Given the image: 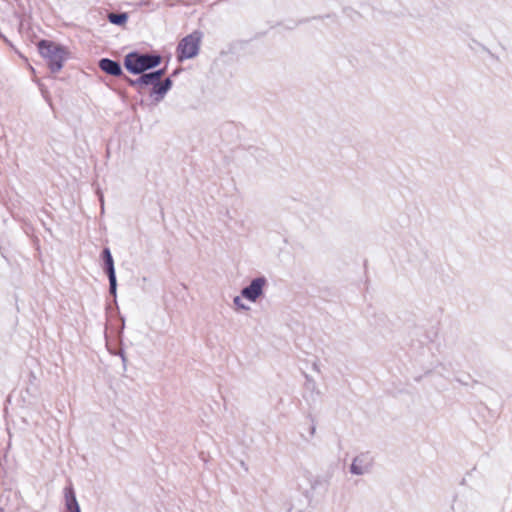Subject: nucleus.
Listing matches in <instances>:
<instances>
[{"instance_id":"3","label":"nucleus","mask_w":512,"mask_h":512,"mask_svg":"<svg viewBox=\"0 0 512 512\" xmlns=\"http://www.w3.org/2000/svg\"><path fill=\"white\" fill-rule=\"evenodd\" d=\"M161 62V57L158 55H147L129 53L125 57V67L133 74H139L147 69L158 66Z\"/></svg>"},{"instance_id":"6","label":"nucleus","mask_w":512,"mask_h":512,"mask_svg":"<svg viewBox=\"0 0 512 512\" xmlns=\"http://www.w3.org/2000/svg\"><path fill=\"white\" fill-rule=\"evenodd\" d=\"M164 74V70H158L152 73L143 74L140 78L135 81H131L132 85H136L139 87L152 85L154 86L157 81L160 80L162 75Z\"/></svg>"},{"instance_id":"9","label":"nucleus","mask_w":512,"mask_h":512,"mask_svg":"<svg viewBox=\"0 0 512 512\" xmlns=\"http://www.w3.org/2000/svg\"><path fill=\"white\" fill-rule=\"evenodd\" d=\"M108 20L112 24L121 26L127 22L128 15H127V13H120V14L110 13V14H108Z\"/></svg>"},{"instance_id":"14","label":"nucleus","mask_w":512,"mask_h":512,"mask_svg":"<svg viewBox=\"0 0 512 512\" xmlns=\"http://www.w3.org/2000/svg\"><path fill=\"white\" fill-rule=\"evenodd\" d=\"M309 435L312 437L314 436L315 434V431H316V426L314 423H311L310 426H309Z\"/></svg>"},{"instance_id":"12","label":"nucleus","mask_w":512,"mask_h":512,"mask_svg":"<svg viewBox=\"0 0 512 512\" xmlns=\"http://www.w3.org/2000/svg\"><path fill=\"white\" fill-rule=\"evenodd\" d=\"M109 277V283H110V293L115 295L116 294V276L114 274H108Z\"/></svg>"},{"instance_id":"7","label":"nucleus","mask_w":512,"mask_h":512,"mask_svg":"<svg viewBox=\"0 0 512 512\" xmlns=\"http://www.w3.org/2000/svg\"><path fill=\"white\" fill-rule=\"evenodd\" d=\"M99 67L105 73L113 75V76H119L122 73V69H121L120 65L116 61H113V60H110L107 58L100 60Z\"/></svg>"},{"instance_id":"4","label":"nucleus","mask_w":512,"mask_h":512,"mask_svg":"<svg viewBox=\"0 0 512 512\" xmlns=\"http://www.w3.org/2000/svg\"><path fill=\"white\" fill-rule=\"evenodd\" d=\"M202 33L194 31L184 37L177 46V58L179 61L194 58L198 55Z\"/></svg>"},{"instance_id":"10","label":"nucleus","mask_w":512,"mask_h":512,"mask_svg":"<svg viewBox=\"0 0 512 512\" xmlns=\"http://www.w3.org/2000/svg\"><path fill=\"white\" fill-rule=\"evenodd\" d=\"M167 93V90L163 87L162 83L159 81L153 86L152 96H155V100L158 102L162 100L164 95Z\"/></svg>"},{"instance_id":"15","label":"nucleus","mask_w":512,"mask_h":512,"mask_svg":"<svg viewBox=\"0 0 512 512\" xmlns=\"http://www.w3.org/2000/svg\"><path fill=\"white\" fill-rule=\"evenodd\" d=\"M0 512H4L2 508H0Z\"/></svg>"},{"instance_id":"1","label":"nucleus","mask_w":512,"mask_h":512,"mask_svg":"<svg viewBox=\"0 0 512 512\" xmlns=\"http://www.w3.org/2000/svg\"><path fill=\"white\" fill-rule=\"evenodd\" d=\"M268 287V279L265 276L253 278L249 284L243 287L239 295L234 296L233 305L236 310L247 312L251 304L258 303L265 296Z\"/></svg>"},{"instance_id":"13","label":"nucleus","mask_w":512,"mask_h":512,"mask_svg":"<svg viewBox=\"0 0 512 512\" xmlns=\"http://www.w3.org/2000/svg\"><path fill=\"white\" fill-rule=\"evenodd\" d=\"M162 85L168 91L172 86V81L167 78L164 82H162Z\"/></svg>"},{"instance_id":"11","label":"nucleus","mask_w":512,"mask_h":512,"mask_svg":"<svg viewBox=\"0 0 512 512\" xmlns=\"http://www.w3.org/2000/svg\"><path fill=\"white\" fill-rule=\"evenodd\" d=\"M103 257H104V261H105V264L107 267V273L114 274L115 273L114 262H113V258H112V255H111V252L109 249L106 248L103 250Z\"/></svg>"},{"instance_id":"8","label":"nucleus","mask_w":512,"mask_h":512,"mask_svg":"<svg viewBox=\"0 0 512 512\" xmlns=\"http://www.w3.org/2000/svg\"><path fill=\"white\" fill-rule=\"evenodd\" d=\"M66 506L70 512H81L77 499L72 489L66 493Z\"/></svg>"},{"instance_id":"2","label":"nucleus","mask_w":512,"mask_h":512,"mask_svg":"<svg viewBox=\"0 0 512 512\" xmlns=\"http://www.w3.org/2000/svg\"><path fill=\"white\" fill-rule=\"evenodd\" d=\"M38 50L53 73L59 72L63 68L64 62L69 58V50L52 41L41 40L38 43Z\"/></svg>"},{"instance_id":"5","label":"nucleus","mask_w":512,"mask_h":512,"mask_svg":"<svg viewBox=\"0 0 512 512\" xmlns=\"http://www.w3.org/2000/svg\"><path fill=\"white\" fill-rule=\"evenodd\" d=\"M373 459L368 453L357 455L350 465V473L356 476L368 473L372 467Z\"/></svg>"}]
</instances>
